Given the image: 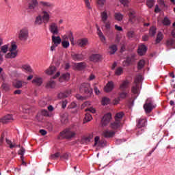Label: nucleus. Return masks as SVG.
<instances>
[{
	"mask_svg": "<svg viewBox=\"0 0 175 175\" xmlns=\"http://www.w3.org/2000/svg\"><path fill=\"white\" fill-rule=\"evenodd\" d=\"M114 135H116V133L114 131H105L103 132V136L105 137H113Z\"/></svg>",
	"mask_w": 175,
	"mask_h": 175,
	"instance_id": "nucleus-29",
	"label": "nucleus"
},
{
	"mask_svg": "<svg viewBox=\"0 0 175 175\" xmlns=\"http://www.w3.org/2000/svg\"><path fill=\"white\" fill-rule=\"evenodd\" d=\"M115 18L116 20H118V21H121L123 18L122 14L121 13H116L115 14Z\"/></svg>",
	"mask_w": 175,
	"mask_h": 175,
	"instance_id": "nucleus-49",
	"label": "nucleus"
},
{
	"mask_svg": "<svg viewBox=\"0 0 175 175\" xmlns=\"http://www.w3.org/2000/svg\"><path fill=\"white\" fill-rule=\"evenodd\" d=\"M71 154L70 153H64L62 155H60V158L62 159H66V161H68V159H69V158H70Z\"/></svg>",
	"mask_w": 175,
	"mask_h": 175,
	"instance_id": "nucleus-46",
	"label": "nucleus"
},
{
	"mask_svg": "<svg viewBox=\"0 0 175 175\" xmlns=\"http://www.w3.org/2000/svg\"><path fill=\"white\" fill-rule=\"evenodd\" d=\"M114 87H115L114 82L109 81L105 86L104 91L105 92H111V91L114 90Z\"/></svg>",
	"mask_w": 175,
	"mask_h": 175,
	"instance_id": "nucleus-14",
	"label": "nucleus"
},
{
	"mask_svg": "<svg viewBox=\"0 0 175 175\" xmlns=\"http://www.w3.org/2000/svg\"><path fill=\"white\" fill-rule=\"evenodd\" d=\"M57 70V68L55 66H51L49 69L46 70V75H53L54 72Z\"/></svg>",
	"mask_w": 175,
	"mask_h": 175,
	"instance_id": "nucleus-39",
	"label": "nucleus"
},
{
	"mask_svg": "<svg viewBox=\"0 0 175 175\" xmlns=\"http://www.w3.org/2000/svg\"><path fill=\"white\" fill-rule=\"evenodd\" d=\"M8 50H9V45L5 44L2 46L0 49V55H2V53L3 54H6Z\"/></svg>",
	"mask_w": 175,
	"mask_h": 175,
	"instance_id": "nucleus-31",
	"label": "nucleus"
},
{
	"mask_svg": "<svg viewBox=\"0 0 175 175\" xmlns=\"http://www.w3.org/2000/svg\"><path fill=\"white\" fill-rule=\"evenodd\" d=\"M40 106L42 107H44L46 105H49V101L47 100V98H44L39 102Z\"/></svg>",
	"mask_w": 175,
	"mask_h": 175,
	"instance_id": "nucleus-41",
	"label": "nucleus"
},
{
	"mask_svg": "<svg viewBox=\"0 0 175 175\" xmlns=\"http://www.w3.org/2000/svg\"><path fill=\"white\" fill-rule=\"evenodd\" d=\"M31 83L32 84H34V85H36L37 87H40V85L43 84V79H42L41 77H35L33 79Z\"/></svg>",
	"mask_w": 175,
	"mask_h": 175,
	"instance_id": "nucleus-16",
	"label": "nucleus"
},
{
	"mask_svg": "<svg viewBox=\"0 0 175 175\" xmlns=\"http://www.w3.org/2000/svg\"><path fill=\"white\" fill-rule=\"evenodd\" d=\"M127 36H128L129 39H132V38H135V31H128Z\"/></svg>",
	"mask_w": 175,
	"mask_h": 175,
	"instance_id": "nucleus-54",
	"label": "nucleus"
},
{
	"mask_svg": "<svg viewBox=\"0 0 175 175\" xmlns=\"http://www.w3.org/2000/svg\"><path fill=\"white\" fill-rule=\"evenodd\" d=\"M59 157H61V153L59 152H56L53 154H51L50 156V159H53V160H55L57 159V158H59Z\"/></svg>",
	"mask_w": 175,
	"mask_h": 175,
	"instance_id": "nucleus-47",
	"label": "nucleus"
},
{
	"mask_svg": "<svg viewBox=\"0 0 175 175\" xmlns=\"http://www.w3.org/2000/svg\"><path fill=\"white\" fill-rule=\"evenodd\" d=\"M70 94H72V91L66 90V92H60L57 96H58L59 99H64L65 98H68V96H69V95H70Z\"/></svg>",
	"mask_w": 175,
	"mask_h": 175,
	"instance_id": "nucleus-23",
	"label": "nucleus"
},
{
	"mask_svg": "<svg viewBox=\"0 0 175 175\" xmlns=\"http://www.w3.org/2000/svg\"><path fill=\"white\" fill-rule=\"evenodd\" d=\"M122 117H124V112H119L115 116V120L120 121L121 122V120H122Z\"/></svg>",
	"mask_w": 175,
	"mask_h": 175,
	"instance_id": "nucleus-35",
	"label": "nucleus"
},
{
	"mask_svg": "<svg viewBox=\"0 0 175 175\" xmlns=\"http://www.w3.org/2000/svg\"><path fill=\"white\" fill-rule=\"evenodd\" d=\"M142 79V75H138L135 77L134 84L131 88V92H133V94H139V84H140Z\"/></svg>",
	"mask_w": 175,
	"mask_h": 175,
	"instance_id": "nucleus-6",
	"label": "nucleus"
},
{
	"mask_svg": "<svg viewBox=\"0 0 175 175\" xmlns=\"http://www.w3.org/2000/svg\"><path fill=\"white\" fill-rule=\"evenodd\" d=\"M119 97L118 98L114 99L113 105H118L120 103V100L121 99H125L128 96V92L126 91H121V92L118 93Z\"/></svg>",
	"mask_w": 175,
	"mask_h": 175,
	"instance_id": "nucleus-9",
	"label": "nucleus"
},
{
	"mask_svg": "<svg viewBox=\"0 0 175 175\" xmlns=\"http://www.w3.org/2000/svg\"><path fill=\"white\" fill-rule=\"evenodd\" d=\"M49 31L53 33V35H58L59 30L58 29V25H57V23H52L49 26Z\"/></svg>",
	"mask_w": 175,
	"mask_h": 175,
	"instance_id": "nucleus-11",
	"label": "nucleus"
},
{
	"mask_svg": "<svg viewBox=\"0 0 175 175\" xmlns=\"http://www.w3.org/2000/svg\"><path fill=\"white\" fill-rule=\"evenodd\" d=\"M79 90L82 94H86L87 95H91L92 94V89L90 83H82Z\"/></svg>",
	"mask_w": 175,
	"mask_h": 175,
	"instance_id": "nucleus-7",
	"label": "nucleus"
},
{
	"mask_svg": "<svg viewBox=\"0 0 175 175\" xmlns=\"http://www.w3.org/2000/svg\"><path fill=\"white\" fill-rule=\"evenodd\" d=\"M111 120V113H108L104 115L103 119L101 120V124L103 126H106L110 121Z\"/></svg>",
	"mask_w": 175,
	"mask_h": 175,
	"instance_id": "nucleus-10",
	"label": "nucleus"
},
{
	"mask_svg": "<svg viewBox=\"0 0 175 175\" xmlns=\"http://www.w3.org/2000/svg\"><path fill=\"white\" fill-rule=\"evenodd\" d=\"M39 5L42 6V8H53L54 5L50 2H46V1H40Z\"/></svg>",
	"mask_w": 175,
	"mask_h": 175,
	"instance_id": "nucleus-28",
	"label": "nucleus"
},
{
	"mask_svg": "<svg viewBox=\"0 0 175 175\" xmlns=\"http://www.w3.org/2000/svg\"><path fill=\"white\" fill-rule=\"evenodd\" d=\"M101 21L105 25V32L109 33L110 32V29H111V23H110L109 21H107L109 18V16H107V12L106 10L103 11L100 13Z\"/></svg>",
	"mask_w": 175,
	"mask_h": 175,
	"instance_id": "nucleus-2",
	"label": "nucleus"
},
{
	"mask_svg": "<svg viewBox=\"0 0 175 175\" xmlns=\"http://www.w3.org/2000/svg\"><path fill=\"white\" fill-rule=\"evenodd\" d=\"M5 140V134H2L1 137L0 138V146H2V144H3V142Z\"/></svg>",
	"mask_w": 175,
	"mask_h": 175,
	"instance_id": "nucleus-62",
	"label": "nucleus"
},
{
	"mask_svg": "<svg viewBox=\"0 0 175 175\" xmlns=\"http://www.w3.org/2000/svg\"><path fill=\"white\" fill-rule=\"evenodd\" d=\"M127 88H129V81L124 80L122 81L119 85L120 91H126Z\"/></svg>",
	"mask_w": 175,
	"mask_h": 175,
	"instance_id": "nucleus-13",
	"label": "nucleus"
},
{
	"mask_svg": "<svg viewBox=\"0 0 175 175\" xmlns=\"http://www.w3.org/2000/svg\"><path fill=\"white\" fill-rule=\"evenodd\" d=\"M130 18H135V11H131L129 14Z\"/></svg>",
	"mask_w": 175,
	"mask_h": 175,
	"instance_id": "nucleus-64",
	"label": "nucleus"
},
{
	"mask_svg": "<svg viewBox=\"0 0 175 175\" xmlns=\"http://www.w3.org/2000/svg\"><path fill=\"white\" fill-rule=\"evenodd\" d=\"M69 79H70V74L67 72L62 75V77L59 79V81H62V80L68 81L69 80Z\"/></svg>",
	"mask_w": 175,
	"mask_h": 175,
	"instance_id": "nucleus-37",
	"label": "nucleus"
},
{
	"mask_svg": "<svg viewBox=\"0 0 175 175\" xmlns=\"http://www.w3.org/2000/svg\"><path fill=\"white\" fill-rule=\"evenodd\" d=\"M102 59V56L99 54H93L90 56V59L92 62H98Z\"/></svg>",
	"mask_w": 175,
	"mask_h": 175,
	"instance_id": "nucleus-26",
	"label": "nucleus"
},
{
	"mask_svg": "<svg viewBox=\"0 0 175 175\" xmlns=\"http://www.w3.org/2000/svg\"><path fill=\"white\" fill-rule=\"evenodd\" d=\"M144 109L146 114H150L154 109H155V105H154V102L151 99L148 98L146 103L144 105Z\"/></svg>",
	"mask_w": 175,
	"mask_h": 175,
	"instance_id": "nucleus-5",
	"label": "nucleus"
},
{
	"mask_svg": "<svg viewBox=\"0 0 175 175\" xmlns=\"http://www.w3.org/2000/svg\"><path fill=\"white\" fill-rule=\"evenodd\" d=\"M13 121V116L10 114L6 115L1 119V122L3 124H8V122H12Z\"/></svg>",
	"mask_w": 175,
	"mask_h": 175,
	"instance_id": "nucleus-18",
	"label": "nucleus"
},
{
	"mask_svg": "<svg viewBox=\"0 0 175 175\" xmlns=\"http://www.w3.org/2000/svg\"><path fill=\"white\" fill-rule=\"evenodd\" d=\"M126 61L131 65L132 62H135V61H136V55L133 54L131 56L127 57Z\"/></svg>",
	"mask_w": 175,
	"mask_h": 175,
	"instance_id": "nucleus-30",
	"label": "nucleus"
},
{
	"mask_svg": "<svg viewBox=\"0 0 175 175\" xmlns=\"http://www.w3.org/2000/svg\"><path fill=\"white\" fill-rule=\"evenodd\" d=\"M42 115L44 116V117H49L50 116V113L48 112L47 110L44 109L41 112Z\"/></svg>",
	"mask_w": 175,
	"mask_h": 175,
	"instance_id": "nucleus-58",
	"label": "nucleus"
},
{
	"mask_svg": "<svg viewBox=\"0 0 175 175\" xmlns=\"http://www.w3.org/2000/svg\"><path fill=\"white\" fill-rule=\"evenodd\" d=\"M12 84L15 88H21L23 85H27V82L23 81H16L13 82Z\"/></svg>",
	"mask_w": 175,
	"mask_h": 175,
	"instance_id": "nucleus-24",
	"label": "nucleus"
},
{
	"mask_svg": "<svg viewBox=\"0 0 175 175\" xmlns=\"http://www.w3.org/2000/svg\"><path fill=\"white\" fill-rule=\"evenodd\" d=\"M106 2V0H97V3L100 5V6H103V5H105V3Z\"/></svg>",
	"mask_w": 175,
	"mask_h": 175,
	"instance_id": "nucleus-60",
	"label": "nucleus"
},
{
	"mask_svg": "<svg viewBox=\"0 0 175 175\" xmlns=\"http://www.w3.org/2000/svg\"><path fill=\"white\" fill-rule=\"evenodd\" d=\"M76 98L78 100H84V99H85V97H83V96H80V94H77Z\"/></svg>",
	"mask_w": 175,
	"mask_h": 175,
	"instance_id": "nucleus-61",
	"label": "nucleus"
},
{
	"mask_svg": "<svg viewBox=\"0 0 175 175\" xmlns=\"http://www.w3.org/2000/svg\"><path fill=\"white\" fill-rule=\"evenodd\" d=\"M75 66L77 69H79V70H81L82 69H84L85 68V63L84 62L77 63L75 64Z\"/></svg>",
	"mask_w": 175,
	"mask_h": 175,
	"instance_id": "nucleus-38",
	"label": "nucleus"
},
{
	"mask_svg": "<svg viewBox=\"0 0 175 175\" xmlns=\"http://www.w3.org/2000/svg\"><path fill=\"white\" fill-rule=\"evenodd\" d=\"M85 2V7L91 10L92 9V8L91 7V3H90V0H83Z\"/></svg>",
	"mask_w": 175,
	"mask_h": 175,
	"instance_id": "nucleus-55",
	"label": "nucleus"
},
{
	"mask_svg": "<svg viewBox=\"0 0 175 175\" xmlns=\"http://www.w3.org/2000/svg\"><path fill=\"white\" fill-rule=\"evenodd\" d=\"M43 23V18H42V16L39 15L36 18L35 24L36 25H42Z\"/></svg>",
	"mask_w": 175,
	"mask_h": 175,
	"instance_id": "nucleus-34",
	"label": "nucleus"
},
{
	"mask_svg": "<svg viewBox=\"0 0 175 175\" xmlns=\"http://www.w3.org/2000/svg\"><path fill=\"white\" fill-rule=\"evenodd\" d=\"M109 103H110V98L107 97L103 98L102 105H103V106H106V105H109Z\"/></svg>",
	"mask_w": 175,
	"mask_h": 175,
	"instance_id": "nucleus-45",
	"label": "nucleus"
},
{
	"mask_svg": "<svg viewBox=\"0 0 175 175\" xmlns=\"http://www.w3.org/2000/svg\"><path fill=\"white\" fill-rule=\"evenodd\" d=\"M91 120H92V116H91V114L87 113L85 115L84 122H90V121H91Z\"/></svg>",
	"mask_w": 175,
	"mask_h": 175,
	"instance_id": "nucleus-44",
	"label": "nucleus"
},
{
	"mask_svg": "<svg viewBox=\"0 0 175 175\" xmlns=\"http://www.w3.org/2000/svg\"><path fill=\"white\" fill-rule=\"evenodd\" d=\"M122 73H124V69L122 67L118 68L115 71L116 76H121Z\"/></svg>",
	"mask_w": 175,
	"mask_h": 175,
	"instance_id": "nucleus-43",
	"label": "nucleus"
},
{
	"mask_svg": "<svg viewBox=\"0 0 175 175\" xmlns=\"http://www.w3.org/2000/svg\"><path fill=\"white\" fill-rule=\"evenodd\" d=\"M61 122L62 124H67L68 122V113H64L61 115Z\"/></svg>",
	"mask_w": 175,
	"mask_h": 175,
	"instance_id": "nucleus-33",
	"label": "nucleus"
},
{
	"mask_svg": "<svg viewBox=\"0 0 175 175\" xmlns=\"http://www.w3.org/2000/svg\"><path fill=\"white\" fill-rule=\"evenodd\" d=\"M62 46L64 47V49H68V47H69L70 46V44L68 41L64 40L63 42H62Z\"/></svg>",
	"mask_w": 175,
	"mask_h": 175,
	"instance_id": "nucleus-53",
	"label": "nucleus"
},
{
	"mask_svg": "<svg viewBox=\"0 0 175 175\" xmlns=\"http://www.w3.org/2000/svg\"><path fill=\"white\" fill-rule=\"evenodd\" d=\"M18 52L17 51V45L16 42H12L11 47L9 49V53L5 55V58L13 59L17 57Z\"/></svg>",
	"mask_w": 175,
	"mask_h": 175,
	"instance_id": "nucleus-3",
	"label": "nucleus"
},
{
	"mask_svg": "<svg viewBox=\"0 0 175 175\" xmlns=\"http://www.w3.org/2000/svg\"><path fill=\"white\" fill-rule=\"evenodd\" d=\"M1 87H2L3 90H4L5 91H8V90H10V85L7 83H3Z\"/></svg>",
	"mask_w": 175,
	"mask_h": 175,
	"instance_id": "nucleus-56",
	"label": "nucleus"
},
{
	"mask_svg": "<svg viewBox=\"0 0 175 175\" xmlns=\"http://www.w3.org/2000/svg\"><path fill=\"white\" fill-rule=\"evenodd\" d=\"M71 57L73 61H83L84 55L83 54L72 53Z\"/></svg>",
	"mask_w": 175,
	"mask_h": 175,
	"instance_id": "nucleus-15",
	"label": "nucleus"
},
{
	"mask_svg": "<svg viewBox=\"0 0 175 175\" xmlns=\"http://www.w3.org/2000/svg\"><path fill=\"white\" fill-rule=\"evenodd\" d=\"M5 142H6L7 144H9L10 148H14V147H15V146L12 144V141L6 139Z\"/></svg>",
	"mask_w": 175,
	"mask_h": 175,
	"instance_id": "nucleus-59",
	"label": "nucleus"
},
{
	"mask_svg": "<svg viewBox=\"0 0 175 175\" xmlns=\"http://www.w3.org/2000/svg\"><path fill=\"white\" fill-rule=\"evenodd\" d=\"M96 29H97V35L99 36L101 42L103 43H106V37L103 35V33L102 31H100V28L98 25H96Z\"/></svg>",
	"mask_w": 175,
	"mask_h": 175,
	"instance_id": "nucleus-17",
	"label": "nucleus"
},
{
	"mask_svg": "<svg viewBox=\"0 0 175 175\" xmlns=\"http://www.w3.org/2000/svg\"><path fill=\"white\" fill-rule=\"evenodd\" d=\"M98 143H100V142H99V136H96L94 138V146H96Z\"/></svg>",
	"mask_w": 175,
	"mask_h": 175,
	"instance_id": "nucleus-63",
	"label": "nucleus"
},
{
	"mask_svg": "<svg viewBox=\"0 0 175 175\" xmlns=\"http://www.w3.org/2000/svg\"><path fill=\"white\" fill-rule=\"evenodd\" d=\"M136 122L137 128H138V129L144 128V126L147 125V120L146 118H139L137 120Z\"/></svg>",
	"mask_w": 175,
	"mask_h": 175,
	"instance_id": "nucleus-12",
	"label": "nucleus"
},
{
	"mask_svg": "<svg viewBox=\"0 0 175 175\" xmlns=\"http://www.w3.org/2000/svg\"><path fill=\"white\" fill-rule=\"evenodd\" d=\"M166 47L168 50L174 49V40L173 38H168L166 40Z\"/></svg>",
	"mask_w": 175,
	"mask_h": 175,
	"instance_id": "nucleus-19",
	"label": "nucleus"
},
{
	"mask_svg": "<svg viewBox=\"0 0 175 175\" xmlns=\"http://www.w3.org/2000/svg\"><path fill=\"white\" fill-rule=\"evenodd\" d=\"M42 21L44 24L49 23V21H50V12H48L46 10H44V8H42Z\"/></svg>",
	"mask_w": 175,
	"mask_h": 175,
	"instance_id": "nucleus-8",
	"label": "nucleus"
},
{
	"mask_svg": "<svg viewBox=\"0 0 175 175\" xmlns=\"http://www.w3.org/2000/svg\"><path fill=\"white\" fill-rule=\"evenodd\" d=\"M154 0H147L146 5L148 8H151L154 6Z\"/></svg>",
	"mask_w": 175,
	"mask_h": 175,
	"instance_id": "nucleus-52",
	"label": "nucleus"
},
{
	"mask_svg": "<svg viewBox=\"0 0 175 175\" xmlns=\"http://www.w3.org/2000/svg\"><path fill=\"white\" fill-rule=\"evenodd\" d=\"M149 33L150 36H154L155 33H157V29H155V27H151L149 31Z\"/></svg>",
	"mask_w": 175,
	"mask_h": 175,
	"instance_id": "nucleus-50",
	"label": "nucleus"
},
{
	"mask_svg": "<svg viewBox=\"0 0 175 175\" xmlns=\"http://www.w3.org/2000/svg\"><path fill=\"white\" fill-rule=\"evenodd\" d=\"M29 1L28 8L30 9V10H33L38 5H39V3L38 2V0H27Z\"/></svg>",
	"mask_w": 175,
	"mask_h": 175,
	"instance_id": "nucleus-22",
	"label": "nucleus"
},
{
	"mask_svg": "<svg viewBox=\"0 0 175 175\" xmlns=\"http://www.w3.org/2000/svg\"><path fill=\"white\" fill-rule=\"evenodd\" d=\"M163 40V33L162 32L159 31L157 33V38H156V43L158 44V43H161L162 40Z\"/></svg>",
	"mask_w": 175,
	"mask_h": 175,
	"instance_id": "nucleus-32",
	"label": "nucleus"
},
{
	"mask_svg": "<svg viewBox=\"0 0 175 175\" xmlns=\"http://www.w3.org/2000/svg\"><path fill=\"white\" fill-rule=\"evenodd\" d=\"M29 36V31L27 27L21 29L18 33V38L21 42H26Z\"/></svg>",
	"mask_w": 175,
	"mask_h": 175,
	"instance_id": "nucleus-4",
	"label": "nucleus"
},
{
	"mask_svg": "<svg viewBox=\"0 0 175 175\" xmlns=\"http://www.w3.org/2000/svg\"><path fill=\"white\" fill-rule=\"evenodd\" d=\"M77 44L79 47H85L87 44H88V39L87 38H82L77 41Z\"/></svg>",
	"mask_w": 175,
	"mask_h": 175,
	"instance_id": "nucleus-25",
	"label": "nucleus"
},
{
	"mask_svg": "<svg viewBox=\"0 0 175 175\" xmlns=\"http://www.w3.org/2000/svg\"><path fill=\"white\" fill-rule=\"evenodd\" d=\"M62 42V40L61 39V37L55 36V35L52 36V43H53V44L58 46L59 44H61Z\"/></svg>",
	"mask_w": 175,
	"mask_h": 175,
	"instance_id": "nucleus-21",
	"label": "nucleus"
},
{
	"mask_svg": "<svg viewBox=\"0 0 175 175\" xmlns=\"http://www.w3.org/2000/svg\"><path fill=\"white\" fill-rule=\"evenodd\" d=\"M110 126L111 129H118L121 126V122L115 120V122L111 123Z\"/></svg>",
	"mask_w": 175,
	"mask_h": 175,
	"instance_id": "nucleus-27",
	"label": "nucleus"
},
{
	"mask_svg": "<svg viewBox=\"0 0 175 175\" xmlns=\"http://www.w3.org/2000/svg\"><path fill=\"white\" fill-rule=\"evenodd\" d=\"M55 87V82L51 79L47 83H46V88H54Z\"/></svg>",
	"mask_w": 175,
	"mask_h": 175,
	"instance_id": "nucleus-42",
	"label": "nucleus"
},
{
	"mask_svg": "<svg viewBox=\"0 0 175 175\" xmlns=\"http://www.w3.org/2000/svg\"><path fill=\"white\" fill-rule=\"evenodd\" d=\"M60 136L64 139H70L76 136V128L75 126L69 127L60 133Z\"/></svg>",
	"mask_w": 175,
	"mask_h": 175,
	"instance_id": "nucleus-1",
	"label": "nucleus"
},
{
	"mask_svg": "<svg viewBox=\"0 0 175 175\" xmlns=\"http://www.w3.org/2000/svg\"><path fill=\"white\" fill-rule=\"evenodd\" d=\"M24 154H25V149L24 148H21L18 151V154L21 155V158L24 157Z\"/></svg>",
	"mask_w": 175,
	"mask_h": 175,
	"instance_id": "nucleus-57",
	"label": "nucleus"
},
{
	"mask_svg": "<svg viewBox=\"0 0 175 175\" xmlns=\"http://www.w3.org/2000/svg\"><path fill=\"white\" fill-rule=\"evenodd\" d=\"M23 70H26V72H32V68H31V66L29 65H25L23 67Z\"/></svg>",
	"mask_w": 175,
	"mask_h": 175,
	"instance_id": "nucleus-51",
	"label": "nucleus"
},
{
	"mask_svg": "<svg viewBox=\"0 0 175 175\" xmlns=\"http://www.w3.org/2000/svg\"><path fill=\"white\" fill-rule=\"evenodd\" d=\"M147 47L144 44H142L139 46L137 53L139 55H144L147 53Z\"/></svg>",
	"mask_w": 175,
	"mask_h": 175,
	"instance_id": "nucleus-20",
	"label": "nucleus"
},
{
	"mask_svg": "<svg viewBox=\"0 0 175 175\" xmlns=\"http://www.w3.org/2000/svg\"><path fill=\"white\" fill-rule=\"evenodd\" d=\"M117 51V45L113 44L109 46V54L113 55Z\"/></svg>",
	"mask_w": 175,
	"mask_h": 175,
	"instance_id": "nucleus-36",
	"label": "nucleus"
},
{
	"mask_svg": "<svg viewBox=\"0 0 175 175\" xmlns=\"http://www.w3.org/2000/svg\"><path fill=\"white\" fill-rule=\"evenodd\" d=\"M162 23L163 25L168 26L170 25V20L167 17H165L163 20L162 21Z\"/></svg>",
	"mask_w": 175,
	"mask_h": 175,
	"instance_id": "nucleus-48",
	"label": "nucleus"
},
{
	"mask_svg": "<svg viewBox=\"0 0 175 175\" xmlns=\"http://www.w3.org/2000/svg\"><path fill=\"white\" fill-rule=\"evenodd\" d=\"M144 65H146V62L144 59L139 60L137 64L139 70H140V69H143V68H144Z\"/></svg>",
	"mask_w": 175,
	"mask_h": 175,
	"instance_id": "nucleus-40",
	"label": "nucleus"
}]
</instances>
